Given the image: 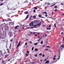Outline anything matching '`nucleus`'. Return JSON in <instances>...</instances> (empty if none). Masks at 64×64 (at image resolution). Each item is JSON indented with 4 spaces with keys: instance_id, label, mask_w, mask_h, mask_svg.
I'll return each instance as SVG.
<instances>
[{
    "instance_id": "nucleus-32",
    "label": "nucleus",
    "mask_w": 64,
    "mask_h": 64,
    "mask_svg": "<svg viewBox=\"0 0 64 64\" xmlns=\"http://www.w3.org/2000/svg\"><path fill=\"white\" fill-rule=\"evenodd\" d=\"M7 50L8 51H10V49H9L8 48H7Z\"/></svg>"
},
{
    "instance_id": "nucleus-52",
    "label": "nucleus",
    "mask_w": 64,
    "mask_h": 64,
    "mask_svg": "<svg viewBox=\"0 0 64 64\" xmlns=\"http://www.w3.org/2000/svg\"><path fill=\"white\" fill-rule=\"evenodd\" d=\"M27 52L28 53V54H29V52L28 51H27Z\"/></svg>"
},
{
    "instance_id": "nucleus-25",
    "label": "nucleus",
    "mask_w": 64,
    "mask_h": 64,
    "mask_svg": "<svg viewBox=\"0 0 64 64\" xmlns=\"http://www.w3.org/2000/svg\"><path fill=\"white\" fill-rule=\"evenodd\" d=\"M39 55L40 56H42V54L41 53H40L39 54Z\"/></svg>"
},
{
    "instance_id": "nucleus-56",
    "label": "nucleus",
    "mask_w": 64,
    "mask_h": 64,
    "mask_svg": "<svg viewBox=\"0 0 64 64\" xmlns=\"http://www.w3.org/2000/svg\"><path fill=\"white\" fill-rule=\"evenodd\" d=\"M42 36H40V39H42Z\"/></svg>"
},
{
    "instance_id": "nucleus-43",
    "label": "nucleus",
    "mask_w": 64,
    "mask_h": 64,
    "mask_svg": "<svg viewBox=\"0 0 64 64\" xmlns=\"http://www.w3.org/2000/svg\"><path fill=\"white\" fill-rule=\"evenodd\" d=\"M54 26L55 27H56V24H54Z\"/></svg>"
},
{
    "instance_id": "nucleus-31",
    "label": "nucleus",
    "mask_w": 64,
    "mask_h": 64,
    "mask_svg": "<svg viewBox=\"0 0 64 64\" xmlns=\"http://www.w3.org/2000/svg\"><path fill=\"white\" fill-rule=\"evenodd\" d=\"M45 50H49V49H48V48H46L45 49Z\"/></svg>"
},
{
    "instance_id": "nucleus-12",
    "label": "nucleus",
    "mask_w": 64,
    "mask_h": 64,
    "mask_svg": "<svg viewBox=\"0 0 64 64\" xmlns=\"http://www.w3.org/2000/svg\"><path fill=\"white\" fill-rule=\"evenodd\" d=\"M28 16H29V15L28 14V15L26 17V19H27L28 18Z\"/></svg>"
},
{
    "instance_id": "nucleus-16",
    "label": "nucleus",
    "mask_w": 64,
    "mask_h": 64,
    "mask_svg": "<svg viewBox=\"0 0 64 64\" xmlns=\"http://www.w3.org/2000/svg\"><path fill=\"white\" fill-rule=\"evenodd\" d=\"M36 18V16H33V18Z\"/></svg>"
},
{
    "instance_id": "nucleus-53",
    "label": "nucleus",
    "mask_w": 64,
    "mask_h": 64,
    "mask_svg": "<svg viewBox=\"0 0 64 64\" xmlns=\"http://www.w3.org/2000/svg\"><path fill=\"white\" fill-rule=\"evenodd\" d=\"M36 12V10H34V12Z\"/></svg>"
},
{
    "instance_id": "nucleus-3",
    "label": "nucleus",
    "mask_w": 64,
    "mask_h": 64,
    "mask_svg": "<svg viewBox=\"0 0 64 64\" xmlns=\"http://www.w3.org/2000/svg\"><path fill=\"white\" fill-rule=\"evenodd\" d=\"M42 24L41 22H40L39 23L36 24V25L37 26H40Z\"/></svg>"
},
{
    "instance_id": "nucleus-7",
    "label": "nucleus",
    "mask_w": 64,
    "mask_h": 64,
    "mask_svg": "<svg viewBox=\"0 0 64 64\" xmlns=\"http://www.w3.org/2000/svg\"><path fill=\"white\" fill-rule=\"evenodd\" d=\"M37 24H34V25H33V26H34V28H36L37 27Z\"/></svg>"
},
{
    "instance_id": "nucleus-63",
    "label": "nucleus",
    "mask_w": 64,
    "mask_h": 64,
    "mask_svg": "<svg viewBox=\"0 0 64 64\" xmlns=\"http://www.w3.org/2000/svg\"><path fill=\"white\" fill-rule=\"evenodd\" d=\"M61 4L62 5H64V4H63L62 3V4Z\"/></svg>"
},
{
    "instance_id": "nucleus-50",
    "label": "nucleus",
    "mask_w": 64,
    "mask_h": 64,
    "mask_svg": "<svg viewBox=\"0 0 64 64\" xmlns=\"http://www.w3.org/2000/svg\"><path fill=\"white\" fill-rule=\"evenodd\" d=\"M48 2H45V4L48 5Z\"/></svg>"
},
{
    "instance_id": "nucleus-10",
    "label": "nucleus",
    "mask_w": 64,
    "mask_h": 64,
    "mask_svg": "<svg viewBox=\"0 0 64 64\" xmlns=\"http://www.w3.org/2000/svg\"><path fill=\"white\" fill-rule=\"evenodd\" d=\"M49 62V60H47L46 61V62H45V63H48Z\"/></svg>"
},
{
    "instance_id": "nucleus-2",
    "label": "nucleus",
    "mask_w": 64,
    "mask_h": 64,
    "mask_svg": "<svg viewBox=\"0 0 64 64\" xmlns=\"http://www.w3.org/2000/svg\"><path fill=\"white\" fill-rule=\"evenodd\" d=\"M19 7H18H18L15 8L14 7H13V8H12V10H16V9H17V8H18Z\"/></svg>"
},
{
    "instance_id": "nucleus-62",
    "label": "nucleus",
    "mask_w": 64,
    "mask_h": 64,
    "mask_svg": "<svg viewBox=\"0 0 64 64\" xmlns=\"http://www.w3.org/2000/svg\"><path fill=\"white\" fill-rule=\"evenodd\" d=\"M47 59H45L44 60V61H46V60Z\"/></svg>"
},
{
    "instance_id": "nucleus-60",
    "label": "nucleus",
    "mask_w": 64,
    "mask_h": 64,
    "mask_svg": "<svg viewBox=\"0 0 64 64\" xmlns=\"http://www.w3.org/2000/svg\"><path fill=\"white\" fill-rule=\"evenodd\" d=\"M28 47V45L26 47V48H27Z\"/></svg>"
},
{
    "instance_id": "nucleus-26",
    "label": "nucleus",
    "mask_w": 64,
    "mask_h": 64,
    "mask_svg": "<svg viewBox=\"0 0 64 64\" xmlns=\"http://www.w3.org/2000/svg\"><path fill=\"white\" fill-rule=\"evenodd\" d=\"M43 13L45 14H47V12H43Z\"/></svg>"
},
{
    "instance_id": "nucleus-20",
    "label": "nucleus",
    "mask_w": 64,
    "mask_h": 64,
    "mask_svg": "<svg viewBox=\"0 0 64 64\" xmlns=\"http://www.w3.org/2000/svg\"><path fill=\"white\" fill-rule=\"evenodd\" d=\"M43 43V41H42L40 43L41 44H42Z\"/></svg>"
},
{
    "instance_id": "nucleus-36",
    "label": "nucleus",
    "mask_w": 64,
    "mask_h": 64,
    "mask_svg": "<svg viewBox=\"0 0 64 64\" xmlns=\"http://www.w3.org/2000/svg\"><path fill=\"white\" fill-rule=\"evenodd\" d=\"M4 4H0V6H2Z\"/></svg>"
},
{
    "instance_id": "nucleus-24",
    "label": "nucleus",
    "mask_w": 64,
    "mask_h": 64,
    "mask_svg": "<svg viewBox=\"0 0 64 64\" xmlns=\"http://www.w3.org/2000/svg\"><path fill=\"white\" fill-rule=\"evenodd\" d=\"M34 9H35L36 10H37L38 9V8L37 7H34Z\"/></svg>"
},
{
    "instance_id": "nucleus-59",
    "label": "nucleus",
    "mask_w": 64,
    "mask_h": 64,
    "mask_svg": "<svg viewBox=\"0 0 64 64\" xmlns=\"http://www.w3.org/2000/svg\"><path fill=\"white\" fill-rule=\"evenodd\" d=\"M4 25H6V24L5 23H4Z\"/></svg>"
},
{
    "instance_id": "nucleus-22",
    "label": "nucleus",
    "mask_w": 64,
    "mask_h": 64,
    "mask_svg": "<svg viewBox=\"0 0 64 64\" xmlns=\"http://www.w3.org/2000/svg\"><path fill=\"white\" fill-rule=\"evenodd\" d=\"M5 62L4 61V60H2V63H4Z\"/></svg>"
},
{
    "instance_id": "nucleus-58",
    "label": "nucleus",
    "mask_w": 64,
    "mask_h": 64,
    "mask_svg": "<svg viewBox=\"0 0 64 64\" xmlns=\"http://www.w3.org/2000/svg\"><path fill=\"white\" fill-rule=\"evenodd\" d=\"M32 64H34L35 63L34 62H32Z\"/></svg>"
},
{
    "instance_id": "nucleus-48",
    "label": "nucleus",
    "mask_w": 64,
    "mask_h": 64,
    "mask_svg": "<svg viewBox=\"0 0 64 64\" xmlns=\"http://www.w3.org/2000/svg\"><path fill=\"white\" fill-rule=\"evenodd\" d=\"M51 26H52L51 25H49V26H48V27H49V28H50V27H51Z\"/></svg>"
},
{
    "instance_id": "nucleus-64",
    "label": "nucleus",
    "mask_w": 64,
    "mask_h": 64,
    "mask_svg": "<svg viewBox=\"0 0 64 64\" xmlns=\"http://www.w3.org/2000/svg\"><path fill=\"white\" fill-rule=\"evenodd\" d=\"M40 34V33H37V34Z\"/></svg>"
},
{
    "instance_id": "nucleus-29",
    "label": "nucleus",
    "mask_w": 64,
    "mask_h": 64,
    "mask_svg": "<svg viewBox=\"0 0 64 64\" xmlns=\"http://www.w3.org/2000/svg\"><path fill=\"white\" fill-rule=\"evenodd\" d=\"M55 4H52V5L51 6H50L52 7L53 6H54Z\"/></svg>"
},
{
    "instance_id": "nucleus-51",
    "label": "nucleus",
    "mask_w": 64,
    "mask_h": 64,
    "mask_svg": "<svg viewBox=\"0 0 64 64\" xmlns=\"http://www.w3.org/2000/svg\"><path fill=\"white\" fill-rule=\"evenodd\" d=\"M8 53H10V51H8Z\"/></svg>"
},
{
    "instance_id": "nucleus-11",
    "label": "nucleus",
    "mask_w": 64,
    "mask_h": 64,
    "mask_svg": "<svg viewBox=\"0 0 64 64\" xmlns=\"http://www.w3.org/2000/svg\"><path fill=\"white\" fill-rule=\"evenodd\" d=\"M29 54L26 53V56H29Z\"/></svg>"
},
{
    "instance_id": "nucleus-39",
    "label": "nucleus",
    "mask_w": 64,
    "mask_h": 64,
    "mask_svg": "<svg viewBox=\"0 0 64 64\" xmlns=\"http://www.w3.org/2000/svg\"><path fill=\"white\" fill-rule=\"evenodd\" d=\"M33 50H34V47H33L32 48V51Z\"/></svg>"
},
{
    "instance_id": "nucleus-1",
    "label": "nucleus",
    "mask_w": 64,
    "mask_h": 64,
    "mask_svg": "<svg viewBox=\"0 0 64 64\" xmlns=\"http://www.w3.org/2000/svg\"><path fill=\"white\" fill-rule=\"evenodd\" d=\"M10 13H9L8 14V17H10V15H9V14H12V13H13V11H12V10H10Z\"/></svg>"
},
{
    "instance_id": "nucleus-23",
    "label": "nucleus",
    "mask_w": 64,
    "mask_h": 64,
    "mask_svg": "<svg viewBox=\"0 0 64 64\" xmlns=\"http://www.w3.org/2000/svg\"><path fill=\"white\" fill-rule=\"evenodd\" d=\"M50 4L49 2H48L47 5H50Z\"/></svg>"
},
{
    "instance_id": "nucleus-27",
    "label": "nucleus",
    "mask_w": 64,
    "mask_h": 64,
    "mask_svg": "<svg viewBox=\"0 0 64 64\" xmlns=\"http://www.w3.org/2000/svg\"><path fill=\"white\" fill-rule=\"evenodd\" d=\"M61 46L63 48H64V45H62Z\"/></svg>"
},
{
    "instance_id": "nucleus-28",
    "label": "nucleus",
    "mask_w": 64,
    "mask_h": 64,
    "mask_svg": "<svg viewBox=\"0 0 64 64\" xmlns=\"http://www.w3.org/2000/svg\"><path fill=\"white\" fill-rule=\"evenodd\" d=\"M20 44H18L17 45V48H18V46H20Z\"/></svg>"
},
{
    "instance_id": "nucleus-14",
    "label": "nucleus",
    "mask_w": 64,
    "mask_h": 64,
    "mask_svg": "<svg viewBox=\"0 0 64 64\" xmlns=\"http://www.w3.org/2000/svg\"><path fill=\"white\" fill-rule=\"evenodd\" d=\"M5 21H7V20L6 19H4L3 20L2 22H5Z\"/></svg>"
},
{
    "instance_id": "nucleus-15",
    "label": "nucleus",
    "mask_w": 64,
    "mask_h": 64,
    "mask_svg": "<svg viewBox=\"0 0 64 64\" xmlns=\"http://www.w3.org/2000/svg\"><path fill=\"white\" fill-rule=\"evenodd\" d=\"M46 48H51V46H46Z\"/></svg>"
},
{
    "instance_id": "nucleus-18",
    "label": "nucleus",
    "mask_w": 64,
    "mask_h": 64,
    "mask_svg": "<svg viewBox=\"0 0 64 64\" xmlns=\"http://www.w3.org/2000/svg\"><path fill=\"white\" fill-rule=\"evenodd\" d=\"M38 44V43H35L34 44V45L35 46H36Z\"/></svg>"
},
{
    "instance_id": "nucleus-45",
    "label": "nucleus",
    "mask_w": 64,
    "mask_h": 64,
    "mask_svg": "<svg viewBox=\"0 0 64 64\" xmlns=\"http://www.w3.org/2000/svg\"><path fill=\"white\" fill-rule=\"evenodd\" d=\"M28 44V43L27 42H26V43L25 44V45L26 46V45L27 44Z\"/></svg>"
},
{
    "instance_id": "nucleus-38",
    "label": "nucleus",
    "mask_w": 64,
    "mask_h": 64,
    "mask_svg": "<svg viewBox=\"0 0 64 64\" xmlns=\"http://www.w3.org/2000/svg\"><path fill=\"white\" fill-rule=\"evenodd\" d=\"M32 18V16H30V19H31V18Z\"/></svg>"
},
{
    "instance_id": "nucleus-5",
    "label": "nucleus",
    "mask_w": 64,
    "mask_h": 64,
    "mask_svg": "<svg viewBox=\"0 0 64 64\" xmlns=\"http://www.w3.org/2000/svg\"><path fill=\"white\" fill-rule=\"evenodd\" d=\"M4 30H8L9 29V28L8 27H6L5 26H4Z\"/></svg>"
},
{
    "instance_id": "nucleus-55",
    "label": "nucleus",
    "mask_w": 64,
    "mask_h": 64,
    "mask_svg": "<svg viewBox=\"0 0 64 64\" xmlns=\"http://www.w3.org/2000/svg\"><path fill=\"white\" fill-rule=\"evenodd\" d=\"M44 54H42V57H44Z\"/></svg>"
},
{
    "instance_id": "nucleus-35",
    "label": "nucleus",
    "mask_w": 64,
    "mask_h": 64,
    "mask_svg": "<svg viewBox=\"0 0 64 64\" xmlns=\"http://www.w3.org/2000/svg\"><path fill=\"white\" fill-rule=\"evenodd\" d=\"M60 56H59L58 58V59H60Z\"/></svg>"
},
{
    "instance_id": "nucleus-54",
    "label": "nucleus",
    "mask_w": 64,
    "mask_h": 64,
    "mask_svg": "<svg viewBox=\"0 0 64 64\" xmlns=\"http://www.w3.org/2000/svg\"><path fill=\"white\" fill-rule=\"evenodd\" d=\"M20 42H21L20 41V42H19V44H20Z\"/></svg>"
},
{
    "instance_id": "nucleus-47",
    "label": "nucleus",
    "mask_w": 64,
    "mask_h": 64,
    "mask_svg": "<svg viewBox=\"0 0 64 64\" xmlns=\"http://www.w3.org/2000/svg\"><path fill=\"white\" fill-rule=\"evenodd\" d=\"M30 34H33V32H30Z\"/></svg>"
},
{
    "instance_id": "nucleus-40",
    "label": "nucleus",
    "mask_w": 64,
    "mask_h": 64,
    "mask_svg": "<svg viewBox=\"0 0 64 64\" xmlns=\"http://www.w3.org/2000/svg\"><path fill=\"white\" fill-rule=\"evenodd\" d=\"M52 19H53V20H55L56 19V18H52Z\"/></svg>"
},
{
    "instance_id": "nucleus-44",
    "label": "nucleus",
    "mask_w": 64,
    "mask_h": 64,
    "mask_svg": "<svg viewBox=\"0 0 64 64\" xmlns=\"http://www.w3.org/2000/svg\"><path fill=\"white\" fill-rule=\"evenodd\" d=\"M27 2H28V1H27V0H26V1H25V3H27Z\"/></svg>"
},
{
    "instance_id": "nucleus-34",
    "label": "nucleus",
    "mask_w": 64,
    "mask_h": 64,
    "mask_svg": "<svg viewBox=\"0 0 64 64\" xmlns=\"http://www.w3.org/2000/svg\"><path fill=\"white\" fill-rule=\"evenodd\" d=\"M6 58H7V56L6 55L4 57V59H6Z\"/></svg>"
},
{
    "instance_id": "nucleus-57",
    "label": "nucleus",
    "mask_w": 64,
    "mask_h": 64,
    "mask_svg": "<svg viewBox=\"0 0 64 64\" xmlns=\"http://www.w3.org/2000/svg\"><path fill=\"white\" fill-rule=\"evenodd\" d=\"M38 36V34H35L34 35V36Z\"/></svg>"
},
{
    "instance_id": "nucleus-17",
    "label": "nucleus",
    "mask_w": 64,
    "mask_h": 64,
    "mask_svg": "<svg viewBox=\"0 0 64 64\" xmlns=\"http://www.w3.org/2000/svg\"><path fill=\"white\" fill-rule=\"evenodd\" d=\"M42 16V15L41 14H39L38 15V17L39 18H41Z\"/></svg>"
},
{
    "instance_id": "nucleus-46",
    "label": "nucleus",
    "mask_w": 64,
    "mask_h": 64,
    "mask_svg": "<svg viewBox=\"0 0 64 64\" xmlns=\"http://www.w3.org/2000/svg\"><path fill=\"white\" fill-rule=\"evenodd\" d=\"M45 36L46 37H47V35L46 34H45Z\"/></svg>"
},
{
    "instance_id": "nucleus-61",
    "label": "nucleus",
    "mask_w": 64,
    "mask_h": 64,
    "mask_svg": "<svg viewBox=\"0 0 64 64\" xmlns=\"http://www.w3.org/2000/svg\"><path fill=\"white\" fill-rule=\"evenodd\" d=\"M56 59V58H53V59L54 60H55Z\"/></svg>"
},
{
    "instance_id": "nucleus-4",
    "label": "nucleus",
    "mask_w": 64,
    "mask_h": 64,
    "mask_svg": "<svg viewBox=\"0 0 64 64\" xmlns=\"http://www.w3.org/2000/svg\"><path fill=\"white\" fill-rule=\"evenodd\" d=\"M33 22H32L31 23H30L29 24V26H33Z\"/></svg>"
},
{
    "instance_id": "nucleus-42",
    "label": "nucleus",
    "mask_w": 64,
    "mask_h": 64,
    "mask_svg": "<svg viewBox=\"0 0 64 64\" xmlns=\"http://www.w3.org/2000/svg\"><path fill=\"white\" fill-rule=\"evenodd\" d=\"M45 16H46V17H47L48 16V15H47V14H46L45 15Z\"/></svg>"
},
{
    "instance_id": "nucleus-6",
    "label": "nucleus",
    "mask_w": 64,
    "mask_h": 64,
    "mask_svg": "<svg viewBox=\"0 0 64 64\" xmlns=\"http://www.w3.org/2000/svg\"><path fill=\"white\" fill-rule=\"evenodd\" d=\"M35 24H36L38 23V20H36L34 21V22Z\"/></svg>"
},
{
    "instance_id": "nucleus-41",
    "label": "nucleus",
    "mask_w": 64,
    "mask_h": 64,
    "mask_svg": "<svg viewBox=\"0 0 64 64\" xmlns=\"http://www.w3.org/2000/svg\"><path fill=\"white\" fill-rule=\"evenodd\" d=\"M12 36V35L11 34H10V37H11Z\"/></svg>"
},
{
    "instance_id": "nucleus-49",
    "label": "nucleus",
    "mask_w": 64,
    "mask_h": 64,
    "mask_svg": "<svg viewBox=\"0 0 64 64\" xmlns=\"http://www.w3.org/2000/svg\"><path fill=\"white\" fill-rule=\"evenodd\" d=\"M6 54V52H5L4 54H3V55H4V54Z\"/></svg>"
},
{
    "instance_id": "nucleus-30",
    "label": "nucleus",
    "mask_w": 64,
    "mask_h": 64,
    "mask_svg": "<svg viewBox=\"0 0 64 64\" xmlns=\"http://www.w3.org/2000/svg\"><path fill=\"white\" fill-rule=\"evenodd\" d=\"M35 50L36 51H38V49L37 48H36L35 49Z\"/></svg>"
},
{
    "instance_id": "nucleus-21",
    "label": "nucleus",
    "mask_w": 64,
    "mask_h": 64,
    "mask_svg": "<svg viewBox=\"0 0 64 64\" xmlns=\"http://www.w3.org/2000/svg\"><path fill=\"white\" fill-rule=\"evenodd\" d=\"M54 8H57L58 7H57V6H54Z\"/></svg>"
},
{
    "instance_id": "nucleus-13",
    "label": "nucleus",
    "mask_w": 64,
    "mask_h": 64,
    "mask_svg": "<svg viewBox=\"0 0 64 64\" xmlns=\"http://www.w3.org/2000/svg\"><path fill=\"white\" fill-rule=\"evenodd\" d=\"M28 11H27L26 12H24V13L25 14H28Z\"/></svg>"
},
{
    "instance_id": "nucleus-19",
    "label": "nucleus",
    "mask_w": 64,
    "mask_h": 64,
    "mask_svg": "<svg viewBox=\"0 0 64 64\" xmlns=\"http://www.w3.org/2000/svg\"><path fill=\"white\" fill-rule=\"evenodd\" d=\"M34 28V27H28L27 28V29H28V28Z\"/></svg>"
},
{
    "instance_id": "nucleus-37",
    "label": "nucleus",
    "mask_w": 64,
    "mask_h": 64,
    "mask_svg": "<svg viewBox=\"0 0 64 64\" xmlns=\"http://www.w3.org/2000/svg\"><path fill=\"white\" fill-rule=\"evenodd\" d=\"M57 10H58L57 9H55V10L54 11H55V12H57Z\"/></svg>"
},
{
    "instance_id": "nucleus-9",
    "label": "nucleus",
    "mask_w": 64,
    "mask_h": 64,
    "mask_svg": "<svg viewBox=\"0 0 64 64\" xmlns=\"http://www.w3.org/2000/svg\"><path fill=\"white\" fill-rule=\"evenodd\" d=\"M18 27L19 28V26H17L16 27H15V29H17L18 28Z\"/></svg>"
},
{
    "instance_id": "nucleus-33",
    "label": "nucleus",
    "mask_w": 64,
    "mask_h": 64,
    "mask_svg": "<svg viewBox=\"0 0 64 64\" xmlns=\"http://www.w3.org/2000/svg\"><path fill=\"white\" fill-rule=\"evenodd\" d=\"M36 34V32H33V34Z\"/></svg>"
},
{
    "instance_id": "nucleus-8",
    "label": "nucleus",
    "mask_w": 64,
    "mask_h": 64,
    "mask_svg": "<svg viewBox=\"0 0 64 64\" xmlns=\"http://www.w3.org/2000/svg\"><path fill=\"white\" fill-rule=\"evenodd\" d=\"M12 46L11 44H10V46L9 47V48L10 50Z\"/></svg>"
}]
</instances>
